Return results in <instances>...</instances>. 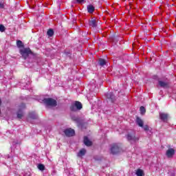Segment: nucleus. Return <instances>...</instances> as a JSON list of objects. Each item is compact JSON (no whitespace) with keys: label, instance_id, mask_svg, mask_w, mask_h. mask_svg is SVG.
<instances>
[{"label":"nucleus","instance_id":"f257e3e1","mask_svg":"<svg viewBox=\"0 0 176 176\" xmlns=\"http://www.w3.org/2000/svg\"><path fill=\"white\" fill-rule=\"evenodd\" d=\"M31 53H32V52H31L30 48H23L20 50V54L25 60L30 56V54H31Z\"/></svg>","mask_w":176,"mask_h":176},{"label":"nucleus","instance_id":"f03ea898","mask_svg":"<svg viewBox=\"0 0 176 176\" xmlns=\"http://www.w3.org/2000/svg\"><path fill=\"white\" fill-rule=\"evenodd\" d=\"M81 108H82V103L78 101H76L75 102L72 103L70 107L71 111H74V112L80 110Z\"/></svg>","mask_w":176,"mask_h":176},{"label":"nucleus","instance_id":"7ed1b4c3","mask_svg":"<svg viewBox=\"0 0 176 176\" xmlns=\"http://www.w3.org/2000/svg\"><path fill=\"white\" fill-rule=\"evenodd\" d=\"M43 101L45 104H46V105H47L48 107H56V105H57V102L56 101V100L50 98H45Z\"/></svg>","mask_w":176,"mask_h":176},{"label":"nucleus","instance_id":"20e7f679","mask_svg":"<svg viewBox=\"0 0 176 176\" xmlns=\"http://www.w3.org/2000/svg\"><path fill=\"white\" fill-rule=\"evenodd\" d=\"M127 140L131 141V142H135V141H138L140 139L138 137H135V133L133 132L132 133L127 135Z\"/></svg>","mask_w":176,"mask_h":176},{"label":"nucleus","instance_id":"39448f33","mask_svg":"<svg viewBox=\"0 0 176 176\" xmlns=\"http://www.w3.org/2000/svg\"><path fill=\"white\" fill-rule=\"evenodd\" d=\"M111 152L113 155H116V153H119V152H120V148L118 144H113L111 148Z\"/></svg>","mask_w":176,"mask_h":176},{"label":"nucleus","instance_id":"423d86ee","mask_svg":"<svg viewBox=\"0 0 176 176\" xmlns=\"http://www.w3.org/2000/svg\"><path fill=\"white\" fill-rule=\"evenodd\" d=\"M64 133L67 137H74L75 135V131L72 129H67L64 131Z\"/></svg>","mask_w":176,"mask_h":176},{"label":"nucleus","instance_id":"0eeeda50","mask_svg":"<svg viewBox=\"0 0 176 176\" xmlns=\"http://www.w3.org/2000/svg\"><path fill=\"white\" fill-rule=\"evenodd\" d=\"M175 155V150L174 148H169L166 151L167 157H173Z\"/></svg>","mask_w":176,"mask_h":176},{"label":"nucleus","instance_id":"6e6552de","mask_svg":"<svg viewBox=\"0 0 176 176\" xmlns=\"http://www.w3.org/2000/svg\"><path fill=\"white\" fill-rule=\"evenodd\" d=\"M160 117L161 120H163V122H167V120L168 119V115L164 113H160Z\"/></svg>","mask_w":176,"mask_h":176},{"label":"nucleus","instance_id":"1a4fd4ad","mask_svg":"<svg viewBox=\"0 0 176 176\" xmlns=\"http://www.w3.org/2000/svg\"><path fill=\"white\" fill-rule=\"evenodd\" d=\"M159 85L160 87H163L164 89H167V87H168V83L162 80L159 81Z\"/></svg>","mask_w":176,"mask_h":176},{"label":"nucleus","instance_id":"9d476101","mask_svg":"<svg viewBox=\"0 0 176 176\" xmlns=\"http://www.w3.org/2000/svg\"><path fill=\"white\" fill-rule=\"evenodd\" d=\"M136 123L140 127H144V121H142L140 117H137Z\"/></svg>","mask_w":176,"mask_h":176},{"label":"nucleus","instance_id":"9b49d317","mask_svg":"<svg viewBox=\"0 0 176 176\" xmlns=\"http://www.w3.org/2000/svg\"><path fill=\"white\" fill-rule=\"evenodd\" d=\"M84 144L87 146H91V141H90L86 136L84 137Z\"/></svg>","mask_w":176,"mask_h":176},{"label":"nucleus","instance_id":"f8f14e48","mask_svg":"<svg viewBox=\"0 0 176 176\" xmlns=\"http://www.w3.org/2000/svg\"><path fill=\"white\" fill-rule=\"evenodd\" d=\"M107 97L109 100H111L112 102H113V101H115V96L113 95V93L109 92V94H107Z\"/></svg>","mask_w":176,"mask_h":176},{"label":"nucleus","instance_id":"ddd939ff","mask_svg":"<svg viewBox=\"0 0 176 176\" xmlns=\"http://www.w3.org/2000/svg\"><path fill=\"white\" fill-rule=\"evenodd\" d=\"M85 154H86V149L82 148L78 153V157H82V156H85Z\"/></svg>","mask_w":176,"mask_h":176},{"label":"nucleus","instance_id":"4468645a","mask_svg":"<svg viewBox=\"0 0 176 176\" xmlns=\"http://www.w3.org/2000/svg\"><path fill=\"white\" fill-rule=\"evenodd\" d=\"M137 176H144L145 174L144 173V170L141 169H138L135 173Z\"/></svg>","mask_w":176,"mask_h":176},{"label":"nucleus","instance_id":"2eb2a0df","mask_svg":"<svg viewBox=\"0 0 176 176\" xmlns=\"http://www.w3.org/2000/svg\"><path fill=\"white\" fill-rule=\"evenodd\" d=\"M89 25L91 27H97V21L94 19H92L89 21Z\"/></svg>","mask_w":176,"mask_h":176},{"label":"nucleus","instance_id":"dca6fc26","mask_svg":"<svg viewBox=\"0 0 176 176\" xmlns=\"http://www.w3.org/2000/svg\"><path fill=\"white\" fill-rule=\"evenodd\" d=\"M87 10L89 13H93L94 12V6L90 5L87 6Z\"/></svg>","mask_w":176,"mask_h":176},{"label":"nucleus","instance_id":"f3484780","mask_svg":"<svg viewBox=\"0 0 176 176\" xmlns=\"http://www.w3.org/2000/svg\"><path fill=\"white\" fill-rule=\"evenodd\" d=\"M98 63H99V65H101V67L107 64V61H105V60L103 58H100Z\"/></svg>","mask_w":176,"mask_h":176},{"label":"nucleus","instance_id":"a211bd4d","mask_svg":"<svg viewBox=\"0 0 176 176\" xmlns=\"http://www.w3.org/2000/svg\"><path fill=\"white\" fill-rule=\"evenodd\" d=\"M23 111L22 110H19L17 113V118L18 119H21V118H23Z\"/></svg>","mask_w":176,"mask_h":176},{"label":"nucleus","instance_id":"6ab92c4d","mask_svg":"<svg viewBox=\"0 0 176 176\" xmlns=\"http://www.w3.org/2000/svg\"><path fill=\"white\" fill-rule=\"evenodd\" d=\"M54 34V32L53 31V30L50 29V30L47 31V36H53Z\"/></svg>","mask_w":176,"mask_h":176},{"label":"nucleus","instance_id":"aec40b11","mask_svg":"<svg viewBox=\"0 0 176 176\" xmlns=\"http://www.w3.org/2000/svg\"><path fill=\"white\" fill-rule=\"evenodd\" d=\"M16 46L18 47H23V42L20 40L16 41Z\"/></svg>","mask_w":176,"mask_h":176},{"label":"nucleus","instance_id":"412c9836","mask_svg":"<svg viewBox=\"0 0 176 176\" xmlns=\"http://www.w3.org/2000/svg\"><path fill=\"white\" fill-rule=\"evenodd\" d=\"M30 118H31V119H36V114L34 112L30 113Z\"/></svg>","mask_w":176,"mask_h":176},{"label":"nucleus","instance_id":"4be33fe9","mask_svg":"<svg viewBox=\"0 0 176 176\" xmlns=\"http://www.w3.org/2000/svg\"><path fill=\"white\" fill-rule=\"evenodd\" d=\"M38 170H41V171H43L45 170V166L42 164H40L38 165Z\"/></svg>","mask_w":176,"mask_h":176},{"label":"nucleus","instance_id":"5701e85b","mask_svg":"<svg viewBox=\"0 0 176 176\" xmlns=\"http://www.w3.org/2000/svg\"><path fill=\"white\" fill-rule=\"evenodd\" d=\"M145 112H146V110L145 109V107H140V113L142 115H144V113H145Z\"/></svg>","mask_w":176,"mask_h":176},{"label":"nucleus","instance_id":"b1692460","mask_svg":"<svg viewBox=\"0 0 176 176\" xmlns=\"http://www.w3.org/2000/svg\"><path fill=\"white\" fill-rule=\"evenodd\" d=\"M6 28L3 25H0V32H5Z\"/></svg>","mask_w":176,"mask_h":176},{"label":"nucleus","instance_id":"393cba45","mask_svg":"<svg viewBox=\"0 0 176 176\" xmlns=\"http://www.w3.org/2000/svg\"><path fill=\"white\" fill-rule=\"evenodd\" d=\"M144 130L145 131H149V126H148V125H145V126H144Z\"/></svg>","mask_w":176,"mask_h":176},{"label":"nucleus","instance_id":"a878e982","mask_svg":"<svg viewBox=\"0 0 176 176\" xmlns=\"http://www.w3.org/2000/svg\"><path fill=\"white\" fill-rule=\"evenodd\" d=\"M5 8V6H3V3H0V9H3Z\"/></svg>","mask_w":176,"mask_h":176},{"label":"nucleus","instance_id":"bb28decb","mask_svg":"<svg viewBox=\"0 0 176 176\" xmlns=\"http://www.w3.org/2000/svg\"><path fill=\"white\" fill-rule=\"evenodd\" d=\"M83 1H85V0H76V1H77L78 3H82V2H83Z\"/></svg>","mask_w":176,"mask_h":176},{"label":"nucleus","instance_id":"cd10ccee","mask_svg":"<svg viewBox=\"0 0 176 176\" xmlns=\"http://www.w3.org/2000/svg\"><path fill=\"white\" fill-rule=\"evenodd\" d=\"M25 105L23 104V108H25Z\"/></svg>","mask_w":176,"mask_h":176}]
</instances>
